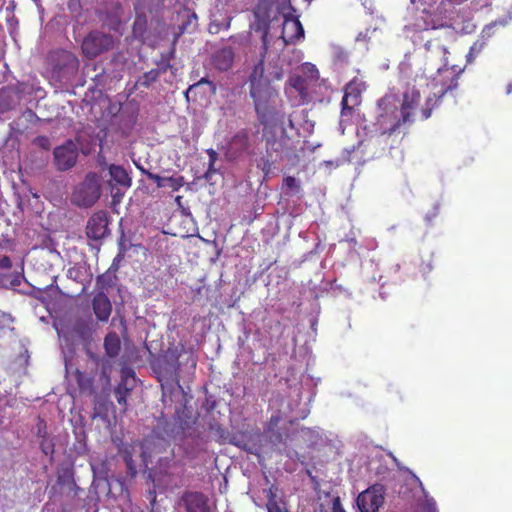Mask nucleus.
I'll use <instances>...</instances> for the list:
<instances>
[{
  "label": "nucleus",
  "instance_id": "1",
  "mask_svg": "<svg viewBox=\"0 0 512 512\" xmlns=\"http://www.w3.org/2000/svg\"><path fill=\"white\" fill-rule=\"evenodd\" d=\"M437 0H411L406 36L415 45L413 62L400 64L402 98L390 90L377 104L376 121L371 133L390 134L401 124L411 123L417 117L426 120L433 107L448 91L458 85V74L447 65V49L432 40V33L441 25L432 18L431 8Z\"/></svg>",
  "mask_w": 512,
  "mask_h": 512
},
{
  "label": "nucleus",
  "instance_id": "2",
  "mask_svg": "<svg viewBox=\"0 0 512 512\" xmlns=\"http://www.w3.org/2000/svg\"><path fill=\"white\" fill-rule=\"evenodd\" d=\"M251 98L259 121L264 125L266 157L264 169L282 165L292 168L300 161L295 142L290 139L283 127V111L279 93L262 77L259 66L251 77Z\"/></svg>",
  "mask_w": 512,
  "mask_h": 512
},
{
  "label": "nucleus",
  "instance_id": "3",
  "mask_svg": "<svg viewBox=\"0 0 512 512\" xmlns=\"http://www.w3.org/2000/svg\"><path fill=\"white\" fill-rule=\"evenodd\" d=\"M263 41V49L264 53L262 55V59L254 66L250 76H249V94L251 95V77L254 74L255 70L261 66L262 67V77L267 81V83L275 89L271 84V80H281L285 73L290 70L292 65V61L289 60L284 51H277L273 48L272 44V34L270 32H265L262 34Z\"/></svg>",
  "mask_w": 512,
  "mask_h": 512
},
{
  "label": "nucleus",
  "instance_id": "4",
  "mask_svg": "<svg viewBox=\"0 0 512 512\" xmlns=\"http://www.w3.org/2000/svg\"><path fill=\"white\" fill-rule=\"evenodd\" d=\"M255 22L252 27L255 31L270 32L272 34V46L277 51H284L289 44H296L304 39V29L298 18L284 16L280 32H273L265 19L260 18L259 11L254 12Z\"/></svg>",
  "mask_w": 512,
  "mask_h": 512
},
{
  "label": "nucleus",
  "instance_id": "5",
  "mask_svg": "<svg viewBox=\"0 0 512 512\" xmlns=\"http://www.w3.org/2000/svg\"><path fill=\"white\" fill-rule=\"evenodd\" d=\"M294 421L284 422L280 412L273 414L267 424L266 437L271 448L279 454L294 459L298 453L294 449L295 436L293 435Z\"/></svg>",
  "mask_w": 512,
  "mask_h": 512
},
{
  "label": "nucleus",
  "instance_id": "6",
  "mask_svg": "<svg viewBox=\"0 0 512 512\" xmlns=\"http://www.w3.org/2000/svg\"><path fill=\"white\" fill-rule=\"evenodd\" d=\"M365 89L366 83L356 77L346 84L341 101L342 109L339 123L342 134L344 133L345 126L353 120L356 109L361 103V94Z\"/></svg>",
  "mask_w": 512,
  "mask_h": 512
},
{
  "label": "nucleus",
  "instance_id": "7",
  "mask_svg": "<svg viewBox=\"0 0 512 512\" xmlns=\"http://www.w3.org/2000/svg\"><path fill=\"white\" fill-rule=\"evenodd\" d=\"M101 196L100 177L94 173H88L84 180L78 184L71 197L73 204L79 207H91Z\"/></svg>",
  "mask_w": 512,
  "mask_h": 512
},
{
  "label": "nucleus",
  "instance_id": "8",
  "mask_svg": "<svg viewBox=\"0 0 512 512\" xmlns=\"http://www.w3.org/2000/svg\"><path fill=\"white\" fill-rule=\"evenodd\" d=\"M159 471L151 472L150 477L155 485H161L164 488L173 489L182 484V468L172 460L159 461Z\"/></svg>",
  "mask_w": 512,
  "mask_h": 512
},
{
  "label": "nucleus",
  "instance_id": "9",
  "mask_svg": "<svg viewBox=\"0 0 512 512\" xmlns=\"http://www.w3.org/2000/svg\"><path fill=\"white\" fill-rule=\"evenodd\" d=\"M79 157V145L73 140H67L53 150V162L58 171L73 168Z\"/></svg>",
  "mask_w": 512,
  "mask_h": 512
},
{
  "label": "nucleus",
  "instance_id": "10",
  "mask_svg": "<svg viewBox=\"0 0 512 512\" xmlns=\"http://www.w3.org/2000/svg\"><path fill=\"white\" fill-rule=\"evenodd\" d=\"M385 488L381 484H373L358 494L356 505L360 512H378L384 503Z\"/></svg>",
  "mask_w": 512,
  "mask_h": 512
},
{
  "label": "nucleus",
  "instance_id": "11",
  "mask_svg": "<svg viewBox=\"0 0 512 512\" xmlns=\"http://www.w3.org/2000/svg\"><path fill=\"white\" fill-rule=\"evenodd\" d=\"M113 44L114 41L112 36L99 31H94L89 33L83 40L82 50L88 58H94L100 53L109 50L113 47Z\"/></svg>",
  "mask_w": 512,
  "mask_h": 512
},
{
  "label": "nucleus",
  "instance_id": "12",
  "mask_svg": "<svg viewBox=\"0 0 512 512\" xmlns=\"http://www.w3.org/2000/svg\"><path fill=\"white\" fill-rule=\"evenodd\" d=\"M12 268L10 255L0 254V286L5 288L17 287L21 284L24 278L23 263L20 262L12 272H9Z\"/></svg>",
  "mask_w": 512,
  "mask_h": 512
},
{
  "label": "nucleus",
  "instance_id": "13",
  "mask_svg": "<svg viewBox=\"0 0 512 512\" xmlns=\"http://www.w3.org/2000/svg\"><path fill=\"white\" fill-rule=\"evenodd\" d=\"M285 93L293 105H300L308 101V81L300 75L290 76L285 87Z\"/></svg>",
  "mask_w": 512,
  "mask_h": 512
},
{
  "label": "nucleus",
  "instance_id": "14",
  "mask_svg": "<svg viewBox=\"0 0 512 512\" xmlns=\"http://www.w3.org/2000/svg\"><path fill=\"white\" fill-rule=\"evenodd\" d=\"M179 361L178 356L173 352H167L158 363V379L161 383L172 382L179 385L178 380ZM164 384H162L163 386Z\"/></svg>",
  "mask_w": 512,
  "mask_h": 512
},
{
  "label": "nucleus",
  "instance_id": "15",
  "mask_svg": "<svg viewBox=\"0 0 512 512\" xmlns=\"http://www.w3.org/2000/svg\"><path fill=\"white\" fill-rule=\"evenodd\" d=\"M108 233V219L104 212L94 213L88 220L86 235L93 240H100Z\"/></svg>",
  "mask_w": 512,
  "mask_h": 512
},
{
  "label": "nucleus",
  "instance_id": "16",
  "mask_svg": "<svg viewBox=\"0 0 512 512\" xmlns=\"http://www.w3.org/2000/svg\"><path fill=\"white\" fill-rule=\"evenodd\" d=\"M293 435L295 436V447L306 445L312 447L321 440V433L319 428H307L294 426Z\"/></svg>",
  "mask_w": 512,
  "mask_h": 512
},
{
  "label": "nucleus",
  "instance_id": "17",
  "mask_svg": "<svg viewBox=\"0 0 512 512\" xmlns=\"http://www.w3.org/2000/svg\"><path fill=\"white\" fill-rule=\"evenodd\" d=\"M182 500L187 512H210L208 498L200 492H187Z\"/></svg>",
  "mask_w": 512,
  "mask_h": 512
},
{
  "label": "nucleus",
  "instance_id": "18",
  "mask_svg": "<svg viewBox=\"0 0 512 512\" xmlns=\"http://www.w3.org/2000/svg\"><path fill=\"white\" fill-rule=\"evenodd\" d=\"M250 147L249 134L245 130L238 131L229 142L228 155L237 158L248 151Z\"/></svg>",
  "mask_w": 512,
  "mask_h": 512
},
{
  "label": "nucleus",
  "instance_id": "19",
  "mask_svg": "<svg viewBox=\"0 0 512 512\" xmlns=\"http://www.w3.org/2000/svg\"><path fill=\"white\" fill-rule=\"evenodd\" d=\"M289 126L291 129H295L299 136L303 137L311 134L314 129V123L307 119V113L305 111L291 115L289 118Z\"/></svg>",
  "mask_w": 512,
  "mask_h": 512
},
{
  "label": "nucleus",
  "instance_id": "20",
  "mask_svg": "<svg viewBox=\"0 0 512 512\" xmlns=\"http://www.w3.org/2000/svg\"><path fill=\"white\" fill-rule=\"evenodd\" d=\"M92 306L94 313L99 321H107L111 315V302L104 292L97 293L93 300Z\"/></svg>",
  "mask_w": 512,
  "mask_h": 512
},
{
  "label": "nucleus",
  "instance_id": "21",
  "mask_svg": "<svg viewBox=\"0 0 512 512\" xmlns=\"http://www.w3.org/2000/svg\"><path fill=\"white\" fill-rule=\"evenodd\" d=\"M367 469L371 475L379 479H385L389 472L386 457L382 454H376L371 457L368 461Z\"/></svg>",
  "mask_w": 512,
  "mask_h": 512
},
{
  "label": "nucleus",
  "instance_id": "22",
  "mask_svg": "<svg viewBox=\"0 0 512 512\" xmlns=\"http://www.w3.org/2000/svg\"><path fill=\"white\" fill-rule=\"evenodd\" d=\"M111 179L119 186L127 189L131 186L132 180L127 171L119 165L111 164L108 168Z\"/></svg>",
  "mask_w": 512,
  "mask_h": 512
},
{
  "label": "nucleus",
  "instance_id": "23",
  "mask_svg": "<svg viewBox=\"0 0 512 512\" xmlns=\"http://www.w3.org/2000/svg\"><path fill=\"white\" fill-rule=\"evenodd\" d=\"M412 481L419 486L423 493V500L420 502V507L423 512H438L437 504L434 498H432L425 490L421 480L413 473H411Z\"/></svg>",
  "mask_w": 512,
  "mask_h": 512
},
{
  "label": "nucleus",
  "instance_id": "24",
  "mask_svg": "<svg viewBox=\"0 0 512 512\" xmlns=\"http://www.w3.org/2000/svg\"><path fill=\"white\" fill-rule=\"evenodd\" d=\"M233 60L234 54L230 48H224L218 51L213 57L214 65L221 71L228 70L232 66Z\"/></svg>",
  "mask_w": 512,
  "mask_h": 512
},
{
  "label": "nucleus",
  "instance_id": "25",
  "mask_svg": "<svg viewBox=\"0 0 512 512\" xmlns=\"http://www.w3.org/2000/svg\"><path fill=\"white\" fill-rule=\"evenodd\" d=\"M104 348L106 351V354L109 357H115L118 355L121 343L118 335L116 333H109L104 340Z\"/></svg>",
  "mask_w": 512,
  "mask_h": 512
},
{
  "label": "nucleus",
  "instance_id": "26",
  "mask_svg": "<svg viewBox=\"0 0 512 512\" xmlns=\"http://www.w3.org/2000/svg\"><path fill=\"white\" fill-rule=\"evenodd\" d=\"M512 19V14H508V16L504 18H499L495 20L494 22H491L490 24H487L481 31L480 38L488 42V40L493 35V28L497 25L505 26L508 24V22Z\"/></svg>",
  "mask_w": 512,
  "mask_h": 512
},
{
  "label": "nucleus",
  "instance_id": "27",
  "mask_svg": "<svg viewBox=\"0 0 512 512\" xmlns=\"http://www.w3.org/2000/svg\"><path fill=\"white\" fill-rule=\"evenodd\" d=\"M90 466L94 477L106 478L108 473V467L105 460L100 457H92L90 460Z\"/></svg>",
  "mask_w": 512,
  "mask_h": 512
},
{
  "label": "nucleus",
  "instance_id": "28",
  "mask_svg": "<svg viewBox=\"0 0 512 512\" xmlns=\"http://www.w3.org/2000/svg\"><path fill=\"white\" fill-rule=\"evenodd\" d=\"M204 86H206L208 89V91H206V90L204 91V94H207V93L215 94L216 93V89H217L216 84L209 81L207 78H202L198 82L189 86V88L186 91V95L188 96L190 93L196 92L197 90L204 88Z\"/></svg>",
  "mask_w": 512,
  "mask_h": 512
},
{
  "label": "nucleus",
  "instance_id": "29",
  "mask_svg": "<svg viewBox=\"0 0 512 512\" xmlns=\"http://www.w3.org/2000/svg\"><path fill=\"white\" fill-rule=\"evenodd\" d=\"M122 387H128L131 390L134 389L136 385V377L135 373L132 369L124 368L121 370V381L120 383Z\"/></svg>",
  "mask_w": 512,
  "mask_h": 512
},
{
  "label": "nucleus",
  "instance_id": "30",
  "mask_svg": "<svg viewBox=\"0 0 512 512\" xmlns=\"http://www.w3.org/2000/svg\"><path fill=\"white\" fill-rule=\"evenodd\" d=\"M486 44L487 42L479 37L470 47V50L466 55L467 62L472 63L476 56L482 52Z\"/></svg>",
  "mask_w": 512,
  "mask_h": 512
},
{
  "label": "nucleus",
  "instance_id": "31",
  "mask_svg": "<svg viewBox=\"0 0 512 512\" xmlns=\"http://www.w3.org/2000/svg\"><path fill=\"white\" fill-rule=\"evenodd\" d=\"M12 323L13 319L11 315L6 313H0V338L12 333Z\"/></svg>",
  "mask_w": 512,
  "mask_h": 512
},
{
  "label": "nucleus",
  "instance_id": "32",
  "mask_svg": "<svg viewBox=\"0 0 512 512\" xmlns=\"http://www.w3.org/2000/svg\"><path fill=\"white\" fill-rule=\"evenodd\" d=\"M167 444L166 440L163 439V438H160L158 435L156 434H153L151 435L150 437H148L147 439H145L144 443H143V455L144 457L146 458L147 457V452L148 450L152 447V446H156V445H159L161 447L165 446Z\"/></svg>",
  "mask_w": 512,
  "mask_h": 512
},
{
  "label": "nucleus",
  "instance_id": "33",
  "mask_svg": "<svg viewBox=\"0 0 512 512\" xmlns=\"http://www.w3.org/2000/svg\"><path fill=\"white\" fill-rule=\"evenodd\" d=\"M132 390L128 387H122L121 384H118L115 388V397L119 405L123 406L126 409L127 406V397Z\"/></svg>",
  "mask_w": 512,
  "mask_h": 512
},
{
  "label": "nucleus",
  "instance_id": "34",
  "mask_svg": "<svg viewBox=\"0 0 512 512\" xmlns=\"http://www.w3.org/2000/svg\"><path fill=\"white\" fill-rule=\"evenodd\" d=\"M15 242L13 239L2 235L0 237V254L10 255L15 250Z\"/></svg>",
  "mask_w": 512,
  "mask_h": 512
},
{
  "label": "nucleus",
  "instance_id": "35",
  "mask_svg": "<svg viewBox=\"0 0 512 512\" xmlns=\"http://www.w3.org/2000/svg\"><path fill=\"white\" fill-rule=\"evenodd\" d=\"M301 72L305 75L307 81L308 80H317L319 77V72L316 66L312 63L306 62L301 66Z\"/></svg>",
  "mask_w": 512,
  "mask_h": 512
},
{
  "label": "nucleus",
  "instance_id": "36",
  "mask_svg": "<svg viewBox=\"0 0 512 512\" xmlns=\"http://www.w3.org/2000/svg\"><path fill=\"white\" fill-rule=\"evenodd\" d=\"M160 76V71L158 69H152L146 72L139 80V84L144 87H149L153 82H155Z\"/></svg>",
  "mask_w": 512,
  "mask_h": 512
},
{
  "label": "nucleus",
  "instance_id": "37",
  "mask_svg": "<svg viewBox=\"0 0 512 512\" xmlns=\"http://www.w3.org/2000/svg\"><path fill=\"white\" fill-rule=\"evenodd\" d=\"M283 187L287 191L293 192V193L299 192V188H300L299 182L296 180V178H294L292 176H287L286 178H284Z\"/></svg>",
  "mask_w": 512,
  "mask_h": 512
},
{
  "label": "nucleus",
  "instance_id": "38",
  "mask_svg": "<svg viewBox=\"0 0 512 512\" xmlns=\"http://www.w3.org/2000/svg\"><path fill=\"white\" fill-rule=\"evenodd\" d=\"M347 59L348 55L343 49L339 47L334 49V61L336 65L342 66L347 62Z\"/></svg>",
  "mask_w": 512,
  "mask_h": 512
},
{
  "label": "nucleus",
  "instance_id": "39",
  "mask_svg": "<svg viewBox=\"0 0 512 512\" xmlns=\"http://www.w3.org/2000/svg\"><path fill=\"white\" fill-rule=\"evenodd\" d=\"M40 448L45 455L52 456L54 453V444L52 440L44 437L40 442Z\"/></svg>",
  "mask_w": 512,
  "mask_h": 512
},
{
  "label": "nucleus",
  "instance_id": "40",
  "mask_svg": "<svg viewBox=\"0 0 512 512\" xmlns=\"http://www.w3.org/2000/svg\"><path fill=\"white\" fill-rule=\"evenodd\" d=\"M34 144L44 150H49L51 147L50 139L47 136H38L34 139Z\"/></svg>",
  "mask_w": 512,
  "mask_h": 512
},
{
  "label": "nucleus",
  "instance_id": "41",
  "mask_svg": "<svg viewBox=\"0 0 512 512\" xmlns=\"http://www.w3.org/2000/svg\"><path fill=\"white\" fill-rule=\"evenodd\" d=\"M148 178L151 179L152 181H154L157 185V187L159 188H162V187H167V177H161L157 174H153V173H148Z\"/></svg>",
  "mask_w": 512,
  "mask_h": 512
},
{
  "label": "nucleus",
  "instance_id": "42",
  "mask_svg": "<svg viewBox=\"0 0 512 512\" xmlns=\"http://www.w3.org/2000/svg\"><path fill=\"white\" fill-rule=\"evenodd\" d=\"M181 181L182 178L167 177V186L173 190H178L182 185Z\"/></svg>",
  "mask_w": 512,
  "mask_h": 512
},
{
  "label": "nucleus",
  "instance_id": "43",
  "mask_svg": "<svg viewBox=\"0 0 512 512\" xmlns=\"http://www.w3.org/2000/svg\"><path fill=\"white\" fill-rule=\"evenodd\" d=\"M125 462H126L127 468L129 470V473L131 474V476L136 475L137 470H136V467L133 463L131 456H125Z\"/></svg>",
  "mask_w": 512,
  "mask_h": 512
},
{
  "label": "nucleus",
  "instance_id": "44",
  "mask_svg": "<svg viewBox=\"0 0 512 512\" xmlns=\"http://www.w3.org/2000/svg\"><path fill=\"white\" fill-rule=\"evenodd\" d=\"M332 512H346L343 508L340 498L336 497L332 503Z\"/></svg>",
  "mask_w": 512,
  "mask_h": 512
},
{
  "label": "nucleus",
  "instance_id": "45",
  "mask_svg": "<svg viewBox=\"0 0 512 512\" xmlns=\"http://www.w3.org/2000/svg\"><path fill=\"white\" fill-rule=\"evenodd\" d=\"M215 163H208V169L204 174V178L206 180H210L211 176L217 172V169L215 168Z\"/></svg>",
  "mask_w": 512,
  "mask_h": 512
},
{
  "label": "nucleus",
  "instance_id": "46",
  "mask_svg": "<svg viewBox=\"0 0 512 512\" xmlns=\"http://www.w3.org/2000/svg\"><path fill=\"white\" fill-rule=\"evenodd\" d=\"M267 508L268 512H284L276 502H269Z\"/></svg>",
  "mask_w": 512,
  "mask_h": 512
},
{
  "label": "nucleus",
  "instance_id": "47",
  "mask_svg": "<svg viewBox=\"0 0 512 512\" xmlns=\"http://www.w3.org/2000/svg\"><path fill=\"white\" fill-rule=\"evenodd\" d=\"M207 155L209 157V162L210 163H215L217 158H218V154L217 152L214 150V149H208L207 150Z\"/></svg>",
  "mask_w": 512,
  "mask_h": 512
},
{
  "label": "nucleus",
  "instance_id": "48",
  "mask_svg": "<svg viewBox=\"0 0 512 512\" xmlns=\"http://www.w3.org/2000/svg\"><path fill=\"white\" fill-rule=\"evenodd\" d=\"M345 241L349 243L351 249L354 248L357 244V240L354 236H347Z\"/></svg>",
  "mask_w": 512,
  "mask_h": 512
},
{
  "label": "nucleus",
  "instance_id": "49",
  "mask_svg": "<svg viewBox=\"0 0 512 512\" xmlns=\"http://www.w3.org/2000/svg\"><path fill=\"white\" fill-rule=\"evenodd\" d=\"M23 116L28 119H32V118L36 117L35 113L32 110L25 111Z\"/></svg>",
  "mask_w": 512,
  "mask_h": 512
},
{
  "label": "nucleus",
  "instance_id": "50",
  "mask_svg": "<svg viewBox=\"0 0 512 512\" xmlns=\"http://www.w3.org/2000/svg\"><path fill=\"white\" fill-rule=\"evenodd\" d=\"M293 53H294V56H295V61L299 62L301 60V58H302L301 52L297 51V50H294Z\"/></svg>",
  "mask_w": 512,
  "mask_h": 512
},
{
  "label": "nucleus",
  "instance_id": "51",
  "mask_svg": "<svg viewBox=\"0 0 512 512\" xmlns=\"http://www.w3.org/2000/svg\"><path fill=\"white\" fill-rule=\"evenodd\" d=\"M37 434H38V436H40V437H42V438L46 437V436H45V434H46L45 428H41V427H39V428H38V433H37Z\"/></svg>",
  "mask_w": 512,
  "mask_h": 512
},
{
  "label": "nucleus",
  "instance_id": "52",
  "mask_svg": "<svg viewBox=\"0 0 512 512\" xmlns=\"http://www.w3.org/2000/svg\"><path fill=\"white\" fill-rule=\"evenodd\" d=\"M123 194H124L123 192H119V190H117V191L113 194V198H114V200H115L116 198H121V197L123 196Z\"/></svg>",
  "mask_w": 512,
  "mask_h": 512
},
{
  "label": "nucleus",
  "instance_id": "53",
  "mask_svg": "<svg viewBox=\"0 0 512 512\" xmlns=\"http://www.w3.org/2000/svg\"><path fill=\"white\" fill-rule=\"evenodd\" d=\"M309 413V410H304L302 414L299 416V418L304 419ZM296 419H298V416H295Z\"/></svg>",
  "mask_w": 512,
  "mask_h": 512
},
{
  "label": "nucleus",
  "instance_id": "54",
  "mask_svg": "<svg viewBox=\"0 0 512 512\" xmlns=\"http://www.w3.org/2000/svg\"><path fill=\"white\" fill-rule=\"evenodd\" d=\"M81 377H82V373L80 371H77V380H78V383L80 386H82Z\"/></svg>",
  "mask_w": 512,
  "mask_h": 512
},
{
  "label": "nucleus",
  "instance_id": "55",
  "mask_svg": "<svg viewBox=\"0 0 512 512\" xmlns=\"http://www.w3.org/2000/svg\"><path fill=\"white\" fill-rule=\"evenodd\" d=\"M54 283H55V279H52V283H51L50 285L46 286V288H47V289H50V290H51V289H55V288H56V286L54 285Z\"/></svg>",
  "mask_w": 512,
  "mask_h": 512
},
{
  "label": "nucleus",
  "instance_id": "56",
  "mask_svg": "<svg viewBox=\"0 0 512 512\" xmlns=\"http://www.w3.org/2000/svg\"><path fill=\"white\" fill-rule=\"evenodd\" d=\"M230 26V19H228V21L226 22V24L224 25V28L225 29H228Z\"/></svg>",
  "mask_w": 512,
  "mask_h": 512
},
{
  "label": "nucleus",
  "instance_id": "57",
  "mask_svg": "<svg viewBox=\"0 0 512 512\" xmlns=\"http://www.w3.org/2000/svg\"><path fill=\"white\" fill-rule=\"evenodd\" d=\"M180 200H181V196H177V197H176V201H177V203H180Z\"/></svg>",
  "mask_w": 512,
  "mask_h": 512
}]
</instances>
